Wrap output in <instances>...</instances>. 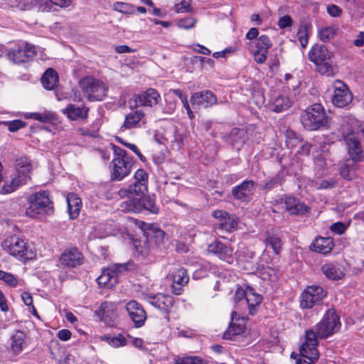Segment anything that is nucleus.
<instances>
[{
  "label": "nucleus",
  "instance_id": "64",
  "mask_svg": "<svg viewBox=\"0 0 364 364\" xmlns=\"http://www.w3.org/2000/svg\"><path fill=\"white\" fill-rule=\"evenodd\" d=\"M354 46L361 47L364 45V32H360L357 38L353 41Z\"/></svg>",
  "mask_w": 364,
  "mask_h": 364
},
{
  "label": "nucleus",
  "instance_id": "40",
  "mask_svg": "<svg viewBox=\"0 0 364 364\" xmlns=\"http://www.w3.org/2000/svg\"><path fill=\"white\" fill-rule=\"evenodd\" d=\"M100 340L106 342L113 348H120L127 345V338L121 333H118L114 336L105 335L100 337Z\"/></svg>",
  "mask_w": 364,
  "mask_h": 364
},
{
  "label": "nucleus",
  "instance_id": "46",
  "mask_svg": "<svg viewBox=\"0 0 364 364\" xmlns=\"http://www.w3.org/2000/svg\"><path fill=\"white\" fill-rule=\"evenodd\" d=\"M113 9L122 14H132L134 13L135 9L129 4L118 1L114 4Z\"/></svg>",
  "mask_w": 364,
  "mask_h": 364
},
{
  "label": "nucleus",
  "instance_id": "55",
  "mask_svg": "<svg viewBox=\"0 0 364 364\" xmlns=\"http://www.w3.org/2000/svg\"><path fill=\"white\" fill-rule=\"evenodd\" d=\"M282 183V178L277 176L275 177L270 178L267 179L264 184L263 188L267 190H270L273 188L275 186L279 185Z\"/></svg>",
  "mask_w": 364,
  "mask_h": 364
},
{
  "label": "nucleus",
  "instance_id": "29",
  "mask_svg": "<svg viewBox=\"0 0 364 364\" xmlns=\"http://www.w3.org/2000/svg\"><path fill=\"white\" fill-rule=\"evenodd\" d=\"M333 246L334 243L332 238L319 237L311 245V250L326 255L332 250Z\"/></svg>",
  "mask_w": 364,
  "mask_h": 364
},
{
  "label": "nucleus",
  "instance_id": "19",
  "mask_svg": "<svg viewBox=\"0 0 364 364\" xmlns=\"http://www.w3.org/2000/svg\"><path fill=\"white\" fill-rule=\"evenodd\" d=\"M255 185L252 180H245L232 188V194L235 199L247 202L255 193Z\"/></svg>",
  "mask_w": 364,
  "mask_h": 364
},
{
  "label": "nucleus",
  "instance_id": "28",
  "mask_svg": "<svg viewBox=\"0 0 364 364\" xmlns=\"http://www.w3.org/2000/svg\"><path fill=\"white\" fill-rule=\"evenodd\" d=\"M292 103V101L287 95L279 94L272 99L269 103V108L275 112H281L289 108Z\"/></svg>",
  "mask_w": 364,
  "mask_h": 364
},
{
  "label": "nucleus",
  "instance_id": "50",
  "mask_svg": "<svg viewBox=\"0 0 364 364\" xmlns=\"http://www.w3.org/2000/svg\"><path fill=\"white\" fill-rule=\"evenodd\" d=\"M21 299L26 306L30 307V311L34 316H37V311L33 305V297L29 292L24 291L21 294Z\"/></svg>",
  "mask_w": 364,
  "mask_h": 364
},
{
  "label": "nucleus",
  "instance_id": "5",
  "mask_svg": "<svg viewBox=\"0 0 364 364\" xmlns=\"http://www.w3.org/2000/svg\"><path fill=\"white\" fill-rule=\"evenodd\" d=\"M28 207L26 210V215L35 218L40 214H50L53 212V202L46 191H40L28 197Z\"/></svg>",
  "mask_w": 364,
  "mask_h": 364
},
{
  "label": "nucleus",
  "instance_id": "17",
  "mask_svg": "<svg viewBox=\"0 0 364 364\" xmlns=\"http://www.w3.org/2000/svg\"><path fill=\"white\" fill-rule=\"evenodd\" d=\"M146 124L144 112L142 110L136 109L125 115L124 121L120 127V130H126L139 128Z\"/></svg>",
  "mask_w": 364,
  "mask_h": 364
},
{
  "label": "nucleus",
  "instance_id": "60",
  "mask_svg": "<svg viewBox=\"0 0 364 364\" xmlns=\"http://www.w3.org/2000/svg\"><path fill=\"white\" fill-rule=\"evenodd\" d=\"M124 146L135 153L140 160L143 162L146 161V157L141 153L138 147L134 144H124Z\"/></svg>",
  "mask_w": 364,
  "mask_h": 364
},
{
  "label": "nucleus",
  "instance_id": "45",
  "mask_svg": "<svg viewBox=\"0 0 364 364\" xmlns=\"http://www.w3.org/2000/svg\"><path fill=\"white\" fill-rule=\"evenodd\" d=\"M255 50L264 51L268 50L272 46V43L269 38L266 35H262L255 41Z\"/></svg>",
  "mask_w": 364,
  "mask_h": 364
},
{
  "label": "nucleus",
  "instance_id": "39",
  "mask_svg": "<svg viewBox=\"0 0 364 364\" xmlns=\"http://www.w3.org/2000/svg\"><path fill=\"white\" fill-rule=\"evenodd\" d=\"M266 250L271 249L275 255H279L282 249V242L276 235L269 234L264 240Z\"/></svg>",
  "mask_w": 364,
  "mask_h": 364
},
{
  "label": "nucleus",
  "instance_id": "15",
  "mask_svg": "<svg viewBox=\"0 0 364 364\" xmlns=\"http://www.w3.org/2000/svg\"><path fill=\"white\" fill-rule=\"evenodd\" d=\"M35 48L27 43H23L9 50L8 53L9 59L14 63L19 64L28 61L35 55Z\"/></svg>",
  "mask_w": 364,
  "mask_h": 364
},
{
  "label": "nucleus",
  "instance_id": "54",
  "mask_svg": "<svg viewBox=\"0 0 364 364\" xmlns=\"http://www.w3.org/2000/svg\"><path fill=\"white\" fill-rule=\"evenodd\" d=\"M347 228H348V225L344 224L343 223L336 222V223H333L331 225L330 229L332 232H333L338 235H341L345 232Z\"/></svg>",
  "mask_w": 364,
  "mask_h": 364
},
{
  "label": "nucleus",
  "instance_id": "26",
  "mask_svg": "<svg viewBox=\"0 0 364 364\" xmlns=\"http://www.w3.org/2000/svg\"><path fill=\"white\" fill-rule=\"evenodd\" d=\"M173 302L174 299L173 296L163 294H158L149 298V303L152 306L165 312L172 307Z\"/></svg>",
  "mask_w": 364,
  "mask_h": 364
},
{
  "label": "nucleus",
  "instance_id": "21",
  "mask_svg": "<svg viewBox=\"0 0 364 364\" xmlns=\"http://www.w3.org/2000/svg\"><path fill=\"white\" fill-rule=\"evenodd\" d=\"M135 106L153 107L161 100V96L157 90L149 88L146 91L134 96Z\"/></svg>",
  "mask_w": 364,
  "mask_h": 364
},
{
  "label": "nucleus",
  "instance_id": "6",
  "mask_svg": "<svg viewBox=\"0 0 364 364\" xmlns=\"http://www.w3.org/2000/svg\"><path fill=\"white\" fill-rule=\"evenodd\" d=\"M79 86L90 101H101L107 95L108 87L100 80L86 76L79 81Z\"/></svg>",
  "mask_w": 364,
  "mask_h": 364
},
{
  "label": "nucleus",
  "instance_id": "38",
  "mask_svg": "<svg viewBox=\"0 0 364 364\" xmlns=\"http://www.w3.org/2000/svg\"><path fill=\"white\" fill-rule=\"evenodd\" d=\"M41 82L46 90H53L58 82L57 72L53 68H48L43 75Z\"/></svg>",
  "mask_w": 364,
  "mask_h": 364
},
{
  "label": "nucleus",
  "instance_id": "24",
  "mask_svg": "<svg viewBox=\"0 0 364 364\" xmlns=\"http://www.w3.org/2000/svg\"><path fill=\"white\" fill-rule=\"evenodd\" d=\"M246 328V320L244 317L232 318L228 329L223 333V338L232 340L236 336L245 333Z\"/></svg>",
  "mask_w": 364,
  "mask_h": 364
},
{
  "label": "nucleus",
  "instance_id": "34",
  "mask_svg": "<svg viewBox=\"0 0 364 364\" xmlns=\"http://www.w3.org/2000/svg\"><path fill=\"white\" fill-rule=\"evenodd\" d=\"M321 270L329 279L338 280L344 276L342 267L338 264L326 263L322 266Z\"/></svg>",
  "mask_w": 364,
  "mask_h": 364
},
{
  "label": "nucleus",
  "instance_id": "9",
  "mask_svg": "<svg viewBox=\"0 0 364 364\" xmlns=\"http://www.w3.org/2000/svg\"><path fill=\"white\" fill-rule=\"evenodd\" d=\"M318 340L314 331L311 329L306 331L305 341L300 347V354L304 358L303 361H296V364H314L318 360L319 353L317 349Z\"/></svg>",
  "mask_w": 364,
  "mask_h": 364
},
{
  "label": "nucleus",
  "instance_id": "61",
  "mask_svg": "<svg viewBox=\"0 0 364 364\" xmlns=\"http://www.w3.org/2000/svg\"><path fill=\"white\" fill-rule=\"evenodd\" d=\"M57 336L60 341H67L71 337V332L68 329H61L58 332Z\"/></svg>",
  "mask_w": 364,
  "mask_h": 364
},
{
  "label": "nucleus",
  "instance_id": "58",
  "mask_svg": "<svg viewBox=\"0 0 364 364\" xmlns=\"http://www.w3.org/2000/svg\"><path fill=\"white\" fill-rule=\"evenodd\" d=\"M267 54L268 50H266V52L261 50H254L255 60L257 63H264L267 60Z\"/></svg>",
  "mask_w": 364,
  "mask_h": 364
},
{
  "label": "nucleus",
  "instance_id": "1",
  "mask_svg": "<svg viewBox=\"0 0 364 364\" xmlns=\"http://www.w3.org/2000/svg\"><path fill=\"white\" fill-rule=\"evenodd\" d=\"M340 132L348 147L350 159L345 161L340 167V174L346 180L350 181L356 177L358 166L356 164L363 159V151L360 145L359 139L364 136V130L355 132L348 124L342 125Z\"/></svg>",
  "mask_w": 364,
  "mask_h": 364
},
{
  "label": "nucleus",
  "instance_id": "62",
  "mask_svg": "<svg viewBox=\"0 0 364 364\" xmlns=\"http://www.w3.org/2000/svg\"><path fill=\"white\" fill-rule=\"evenodd\" d=\"M247 288L244 290L242 288H237L235 294V300L236 301H241L244 298L247 299Z\"/></svg>",
  "mask_w": 364,
  "mask_h": 364
},
{
  "label": "nucleus",
  "instance_id": "44",
  "mask_svg": "<svg viewBox=\"0 0 364 364\" xmlns=\"http://www.w3.org/2000/svg\"><path fill=\"white\" fill-rule=\"evenodd\" d=\"M175 364H207L202 358L196 356L174 358Z\"/></svg>",
  "mask_w": 364,
  "mask_h": 364
},
{
  "label": "nucleus",
  "instance_id": "37",
  "mask_svg": "<svg viewBox=\"0 0 364 364\" xmlns=\"http://www.w3.org/2000/svg\"><path fill=\"white\" fill-rule=\"evenodd\" d=\"M173 284L172 286L173 291L176 294H180L181 287L176 288V285L183 286L188 283L189 277L186 270L183 268H178L173 273Z\"/></svg>",
  "mask_w": 364,
  "mask_h": 364
},
{
  "label": "nucleus",
  "instance_id": "30",
  "mask_svg": "<svg viewBox=\"0 0 364 364\" xmlns=\"http://www.w3.org/2000/svg\"><path fill=\"white\" fill-rule=\"evenodd\" d=\"M287 210L290 214H304L309 210V208L304 203L292 196H287L284 200Z\"/></svg>",
  "mask_w": 364,
  "mask_h": 364
},
{
  "label": "nucleus",
  "instance_id": "52",
  "mask_svg": "<svg viewBox=\"0 0 364 364\" xmlns=\"http://www.w3.org/2000/svg\"><path fill=\"white\" fill-rule=\"evenodd\" d=\"M100 311L103 316H115V313L114 312V305L109 302H103L101 304L100 306Z\"/></svg>",
  "mask_w": 364,
  "mask_h": 364
},
{
  "label": "nucleus",
  "instance_id": "27",
  "mask_svg": "<svg viewBox=\"0 0 364 364\" xmlns=\"http://www.w3.org/2000/svg\"><path fill=\"white\" fill-rule=\"evenodd\" d=\"M26 334L21 331H16L9 338V349L15 355L22 352L26 344Z\"/></svg>",
  "mask_w": 364,
  "mask_h": 364
},
{
  "label": "nucleus",
  "instance_id": "33",
  "mask_svg": "<svg viewBox=\"0 0 364 364\" xmlns=\"http://www.w3.org/2000/svg\"><path fill=\"white\" fill-rule=\"evenodd\" d=\"M68 212L70 219L76 218L82 207L80 198L75 193H69L66 198Z\"/></svg>",
  "mask_w": 364,
  "mask_h": 364
},
{
  "label": "nucleus",
  "instance_id": "12",
  "mask_svg": "<svg viewBox=\"0 0 364 364\" xmlns=\"http://www.w3.org/2000/svg\"><path fill=\"white\" fill-rule=\"evenodd\" d=\"M1 247L7 253L19 259L24 257L28 251L24 240L16 235L6 237Z\"/></svg>",
  "mask_w": 364,
  "mask_h": 364
},
{
  "label": "nucleus",
  "instance_id": "35",
  "mask_svg": "<svg viewBox=\"0 0 364 364\" xmlns=\"http://www.w3.org/2000/svg\"><path fill=\"white\" fill-rule=\"evenodd\" d=\"M26 183H27L25 181V178L23 176L22 178H21L14 174L10 180L4 181L0 192L2 194H9Z\"/></svg>",
  "mask_w": 364,
  "mask_h": 364
},
{
  "label": "nucleus",
  "instance_id": "47",
  "mask_svg": "<svg viewBox=\"0 0 364 364\" xmlns=\"http://www.w3.org/2000/svg\"><path fill=\"white\" fill-rule=\"evenodd\" d=\"M0 280L11 287H15L18 284V279L14 274L3 270H0Z\"/></svg>",
  "mask_w": 364,
  "mask_h": 364
},
{
  "label": "nucleus",
  "instance_id": "51",
  "mask_svg": "<svg viewBox=\"0 0 364 364\" xmlns=\"http://www.w3.org/2000/svg\"><path fill=\"white\" fill-rule=\"evenodd\" d=\"M56 119L55 113L50 111L45 110L43 112H38V119L41 122L47 123L52 122Z\"/></svg>",
  "mask_w": 364,
  "mask_h": 364
},
{
  "label": "nucleus",
  "instance_id": "13",
  "mask_svg": "<svg viewBox=\"0 0 364 364\" xmlns=\"http://www.w3.org/2000/svg\"><path fill=\"white\" fill-rule=\"evenodd\" d=\"M333 94L332 103L338 107H344L353 100V95L348 87L341 80H336L333 84Z\"/></svg>",
  "mask_w": 364,
  "mask_h": 364
},
{
  "label": "nucleus",
  "instance_id": "20",
  "mask_svg": "<svg viewBox=\"0 0 364 364\" xmlns=\"http://www.w3.org/2000/svg\"><path fill=\"white\" fill-rule=\"evenodd\" d=\"M83 256L76 247L66 249L60 258V265L68 267H75L82 264Z\"/></svg>",
  "mask_w": 364,
  "mask_h": 364
},
{
  "label": "nucleus",
  "instance_id": "23",
  "mask_svg": "<svg viewBox=\"0 0 364 364\" xmlns=\"http://www.w3.org/2000/svg\"><path fill=\"white\" fill-rule=\"evenodd\" d=\"M212 215L218 220V226L227 232H231L237 228V222L233 215H229L226 211L217 210L212 213Z\"/></svg>",
  "mask_w": 364,
  "mask_h": 364
},
{
  "label": "nucleus",
  "instance_id": "14",
  "mask_svg": "<svg viewBox=\"0 0 364 364\" xmlns=\"http://www.w3.org/2000/svg\"><path fill=\"white\" fill-rule=\"evenodd\" d=\"M207 251L228 264H232L234 261L232 247L219 240H215L210 243L208 245Z\"/></svg>",
  "mask_w": 364,
  "mask_h": 364
},
{
  "label": "nucleus",
  "instance_id": "2",
  "mask_svg": "<svg viewBox=\"0 0 364 364\" xmlns=\"http://www.w3.org/2000/svg\"><path fill=\"white\" fill-rule=\"evenodd\" d=\"M148 175L144 169H138L134 176V182L127 188H121L118 195L122 198H127L120 204V209L123 212L128 213L129 206L139 201L147 191Z\"/></svg>",
  "mask_w": 364,
  "mask_h": 364
},
{
  "label": "nucleus",
  "instance_id": "56",
  "mask_svg": "<svg viewBox=\"0 0 364 364\" xmlns=\"http://www.w3.org/2000/svg\"><path fill=\"white\" fill-rule=\"evenodd\" d=\"M293 24L292 18L289 15H285L279 18L278 26L279 28L284 29L291 26Z\"/></svg>",
  "mask_w": 364,
  "mask_h": 364
},
{
  "label": "nucleus",
  "instance_id": "49",
  "mask_svg": "<svg viewBox=\"0 0 364 364\" xmlns=\"http://www.w3.org/2000/svg\"><path fill=\"white\" fill-rule=\"evenodd\" d=\"M174 9L176 13H186L191 11V0H177Z\"/></svg>",
  "mask_w": 364,
  "mask_h": 364
},
{
  "label": "nucleus",
  "instance_id": "8",
  "mask_svg": "<svg viewBox=\"0 0 364 364\" xmlns=\"http://www.w3.org/2000/svg\"><path fill=\"white\" fill-rule=\"evenodd\" d=\"M340 327V317L335 309H329L323 315L322 320L316 325V333H314L316 338H326L337 332Z\"/></svg>",
  "mask_w": 364,
  "mask_h": 364
},
{
  "label": "nucleus",
  "instance_id": "41",
  "mask_svg": "<svg viewBox=\"0 0 364 364\" xmlns=\"http://www.w3.org/2000/svg\"><path fill=\"white\" fill-rule=\"evenodd\" d=\"M338 28L335 26L321 28L318 31V36L323 42H328L336 36Z\"/></svg>",
  "mask_w": 364,
  "mask_h": 364
},
{
  "label": "nucleus",
  "instance_id": "7",
  "mask_svg": "<svg viewBox=\"0 0 364 364\" xmlns=\"http://www.w3.org/2000/svg\"><path fill=\"white\" fill-rule=\"evenodd\" d=\"M330 57L329 51L323 46L314 45L309 52V58L314 63L317 71L328 76L333 73V68L328 62Z\"/></svg>",
  "mask_w": 364,
  "mask_h": 364
},
{
  "label": "nucleus",
  "instance_id": "22",
  "mask_svg": "<svg viewBox=\"0 0 364 364\" xmlns=\"http://www.w3.org/2000/svg\"><path fill=\"white\" fill-rule=\"evenodd\" d=\"M129 206L128 208V213H140L142 210H147L149 212L156 214L159 213V208L156 206L155 199L151 196H143V198L139 200L136 201V203L132 205H126L125 206Z\"/></svg>",
  "mask_w": 364,
  "mask_h": 364
},
{
  "label": "nucleus",
  "instance_id": "4",
  "mask_svg": "<svg viewBox=\"0 0 364 364\" xmlns=\"http://www.w3.org/2000/svg\"><path fill=\"white\" fill-rule=\"evenodd\" d=\"M300 119L303 127L309 131L317 130L327 124L325 109L321 104L317 103L308 107L301 114Z\"/></svg>",
  "mask_w": 364,
  "mask_h": 364
},
{
  "label": "nucleus",
  "instance_id": "48",
  "mask_svg": "<svg viewBox=\"0 0 364 364\" xmlns=\"http://www.w3.org/2000/svg\"><path fill=\"white\" fill-rule=\"evenodd\" d=\"M197 20L193 17H187L178 21L177 26L178 28L185 30H189L195 27Z\"/></svg>",
  "mask_w": 364,
  "mask_h": 364
},
{
  "label": "nucleus",
  "instance_id": "53",
  "mask_svg": "<svg viewBox=\"0 0 364 364\" xmlns=\"http://www.w3.org/2000/svg\"><path fill=\"white\" fill-rule=\"evenodd\" d=\"M6 124L9 130L11 132H16L26 126V123L20 119L7 122Z\"/></svg>",
  "mask_w": 364,
  "mask_h": 364
},
{
  "label": "nucleus",
  "instance_id": "63",
  "mask_svg": "<svg viewBox=\"0 0 364 364\" xmlns=\"http://www.w3.org/2000/svg\"><path fill=\"white\" fill-rule=\"evenodd\" d=\"M110 150H112V149L110 148V144H109L107 147H106V149H98L97 151L102 159L108 160L110 158Z\"/></svg>",
  "mask_w": 364,
  "mask_h": 364
},
{
  "label": "nucleus",
  "instance_id": "59",
  "mask_svg": "<svg viewBox=\"0 0 364 364\" xmlns=\"http://www.w3.org/2000/svg\"><path fill=\"white\" fill-rule=\"evenodd\" d=\"M327 12L333 17H338L342 14V9L335 4H331L328 6Z\"/></svg>",
  "mask_w": 364,
  "mask_h": 364
},
{
  "label": "nucleus",
  "instance_id": "32",
  "mask_svg": "<svg viewBox=\"0 0 364 364\" xmlns=\"http://www.w3.org/2000/svg\"><path fill=\"white\" fill-rule=\"evenodd\" d=\"M15 171V174L21 178L23 176L26 183L31 180V164L27 158L21 157L16 160Z\"/></svg>",
  "mask_w": 364,
  "mask_h": 364
},
{
  "label": "nucleus",
  "instance_id": "57",
  "mask_svg": "<svg viewBox=\"0 0 364 364\" xmlns=\"http://www.w3.org/2000/svg\"><path fill=\"white\" fill-rule=\"evenodd\" d=\"M48 1H49L53 4L58 5L60 7H67L71 4L73 0H46L44 2L46 7L48 6ZM43 0H41L40 5L43 6Z\"/></svg>",
  "mask_w": 364,
  "mask_h": 364
},
{
  "label": "nucleus",
  "instance_id": "11",
  "mask_svg": "<svg viewBox=\"0 0 364 364\" xmlns=\"http://www.w3.org/2000/svg\"><path fill=\"white\" fill-rule=\"evenodd\" d=\"M125 264H114L102 270L97 278V282L101 287L112 288L118 282V272L127 270Z\"/></svg>",
  "mask_w": 364,
  "mask_h": 364
},
{
  "label": "nucleus",
  "instance_id": "42",
  "mask_svg": "<svg viewBox=\"0 0 364 364\" xmlns=\"http://www.w3.org/2000/svg\"><path fill=\"white\" fill-rule=\"evenodd\" d=\"M257 273L263 280L275 281L277 279L276 270L267 265L259 266Z\"/></svg>",
  "mask_w": 364,
  "mask_h": 364
},
{
  "label": "nucleus",
  "instance_id": "10",
  "mask_svg": "<svg viewBox=\"0 0 364 364\" xmlns=\"http://www.w3.org/2000/svg\"><path fill=\"white\" fill-rule=\"evenodd\" d=\"M326 296V291L321 286H309L301 294L300 306L303 309H311L321 304Z\"/></svg>",
  "mask_w": 364,
  "mask_h": 364
},
{
  "label": "nucleus",
  "instance_id": "3",
  "mask_svg": "<svg viewBox=\"0 0 364 364\" xmlns=\"http://www.w3.org/2000/svg\"><path fill=\"white\" fill-rule=\"evenodd\" d=\"M110 148L114 152V157L109 165L111 179L122 181L130 173L134 160L124 149L113 144H110Z\"/></svg>",
  "mask_w": 364,
  "mask_h": 364
},
{
  "label": "nucleus",
  "instance_id": "31",
  "mask_svg": "<svg viewBox=\"0 0 364 364\" xmlns=\"http://www.w3.org/2000/svg\"><path fill=\"white\" fill-rule=\"evenodd\" d=\"M246 139V132L244 129L234 128L230 133L225 136V140L234 148L240 149Z\"/></svg>",
  "mask_w": 364,
  "mask_h": 364
},
{
  "label": "nucleus",
  "instance_id": "18",
  "mask_svg": "<svg viewBox=\"0 0 364 364\" xmlns=\"http://www.w3.org/2000/svg\"><path fill=\"white\" fill-rule=\"evenodd\" d=\"M126 309L135 327L139 328L144 325L146 314L139 303L134 300L129 301L126 304Z\"/></svg>",
  "mask_w": 364,
  "mask_h": 364
},
{
  "label": "nucleus",
  "instance_id": "36",
  "mask_svg": "<svg viewBox=\"0 0 364 364\" xmlns=\"http://www.w3.org/2000/svg\"><path fill=\"white\" fill-rule=\"evenodd\" d=\"M262 301V296L254 291L251 287H247L246 304L248 306L249 313L251 315L255 314L258 306Z\"/></svg>",
  "mask_w": 364,
  "mask_h": 364
},
{
  "label": "nucleus",
  "instance_id": "25",
  "mask_svg": "<svg viewBox=\"0 0 364 364\" xmlns=\"http://www.w3.org/2000/svg\"><path fill=\"white\" fill-rule=\"evenodd\" d=\"M89 109L85 105L80 107L73 104H68L62 109V113L67 116L70 120L84 119L87 117Z\"/></svg>",
  "mask_w": 364,
  "mask_h": 364
},
{
  "label": "nucleus",
  "instance_id": "43",
  "mask_svg": "<svg viewBox=\"0 0 364 364\" xmlns=\"http://www.w3.org/2000/svg\"><path fill=\"white\" fill-rule=\"evenodd\" d=\"M309 26L308 24H301L297 33L298 40L303 48H305L306 47L309 42Z\"/></svg>",
  "mask_w": 364,
  "mask_h": 364
},
{
  "label": "nucleus",
  "instance_id": "16",
  "mask_svg": "<svg viewBox=\"0 0 364 364\" xmlns=\"http://www.w3.org/2000/svg\"><path fill=\"white\" fill-rule=\"evenodd\" d=\"M192 107L195 109L208 108L217 104V97L210 90L193 93L191 97Z\"/></svg>",
  "mask_w": 364,
  "mask_h": 364
}]
</instances>
